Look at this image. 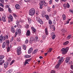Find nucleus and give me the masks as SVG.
Listing matches in <instances>:
<instances>
[{
	"label": "nucleus",
	"instance_id": "f257e3e1",
	"mask_svg": "<svg viewBox=\"0 0 73 73\" xmlns=\"http://www.w3.org/2000/svg\"><path fill=\"white\" fill-rule=\"evenodd\" d=\"M36 11L34 8H31L29 11V14L30 16H33L35 14Z\"/></svg>",
	"mask_w": 73,
	"mask_h": 73
},
{
	"label": "nucleus",
	"instance_id": "f03ea898",
	"mask_svg": "<svg viewBox=\"0 0 73 73\" xmlns=\"http://www.w3.org/2000/svg\"><path fill=\"white\" fill-rule=\"evenodd\" d=\"M62 60H63V57H62L59 59V61H58L57 64L55 67V68H56V69L58 68L59 65H60V64H61V62H62Z\"/></svg>",
	"mask_w": 73,
	"mask_h": 73
},
{
	"label": "nucleus",
	"instance_id": "7ed1b4c3",
	"mask_svg": "<svg viewBox=\"0 0 73 73\" xmlns=\"http://www.w3.org/2000/svg\"><path fill=\"white\" fill-rule=\"evenodd\" d=\"M18 55H20L21 54V48L20 46L19 47L17 50Z\"/></svg>",
	"mask_w": 73,
	"mask_h": 73
},
{
	"label": "nucleus",
	"instance_id": "20e7f679",
	"mask_svg": "<svg viewBox=\"0 0 73 73\" xmlns=\"http://www.w3.org/2000/svg\"><path fill=\"white\" fill-rule=\"evenodd\" d=\"M36 20L37 21H38V22H39L40 24H44V22L42 21V20L41 19H40V18H39V17H36Z\"/></svg>",
	"mask_w": 73,
	"mask_h": 73
},
{
	"label": "nucleus",
	"instance_id": "39448f33",
	"mask_svg": "<svg viewBox=\"0 0 73 73\" xmlns=\"http://www.w3.org/2000/svg\"><path fill=\"white\" fill-rule=\"evenodd\" d=\"M1 36L3 39V41H5V40L8 39V36L7 35H6L5 36H3V35H1Z\"/></svg>",
	"mask_w": 73,
	"mask_h": 73
},
{
	"label": "nucleus",
	"instance_id": "423d86ee",
	"mask_svg": "<svg viewBox=\"0 0 73 73\" xmlns=\"http://www.w3.org/2000/svg\"><path fill=\"white\" fill-rule=\"evenodd\" d=\"M21 30L20 29H18L15 32V35H17L18 34H19V35H21Z\"/></svg>",
	"mask_w": 73,
	"mask_h": 73
},
{
	"label": "nucleus",
	"instance_id": "0eeeda50",
	"mask_svg": "<svg viewBox=\"0 0 73 73\" xmlns=\"http://www.w3.org/2000/svg\"><path fill=\"white\" fill-rule=\"evenodd\" d=\"M61 52H62V53L63 54H65L67 53V51H66V49L64 48L61 49Z\"/></svg>",
	"mask_w": 73,
	"mask_h": 73
},
{
	"label": "nucleus",
	"instance_id": "6e6552de",
	"mask_svg": "<svg viewBox=\"0 0 73 73\" xmlns=\"http://www.w3.org/2000/svg\"><path fill=\"white\" fill-rule=\"evenodd\" d=\"M35 41V38L34 37H32L30 38L29 43L32 44L33 42V41Z\"/></svg>",
	"mask_w": 73,
	"mask_h": 73
},
{
	"label": "nucleus",
	"instance_id": "1a4fd4ad",
	"mask_svg": "<svg viewBox=\"0 0 73 73\" xmlns=\"http://www.w3.org/2000/svg\"><path fill=\"white\" fill-rule=\"evenodd\" d=\"M71 57H67L65 59V62H66V63H68V62H69L70 61V59Z\"/></svg>",
	"mask_w": 73,
	"mask_h": 73
},
{
	"label": "nucleus",
	"instance_id": "9d476101",
	"mask_svg": "<svg viewBox=\"0 0 73 73\" xmlns=\"http://www.w3.org/2000/svg\"><path fill=\"white\" fill-rule=\"evenodd\" d=\"M31 32L29 30H27L26 33V35L27 36H29L31 35Z\"/></svg>",
	"mask_w": 73,
	"mask_h": 73
},
{
	"label": "nucleus",
	"instance_id": "9b49d317",
	"mask_svg": "<svg viewBox=\"0 0 73 73\" xmlns=\"http://www.w3.org/2000/svg\"><path fill=\"white\" fill-rule=\"evenodd\" d=\"M33 51V48H30L28 50V53L31 54Z\"/></svg>",
	"mask_w": 73,
	"mask_h": 73
},
{
	"label": "nucleus",
	"instance_id": "f8f14e48",
	"mask_svg": "<svg viewBox=\"0 0 73 73\" xmlns=\"http://www.w3.org/2000/svg\"><path fill=\"white\" fill-rule=\"evenodd\" d=\"M11 31L13 33H15V29L13 26H12L11 28Z\"/></svg>",
	"mask_w": 73,
	"mask_h": 73
},
{
	"label": "nucleus",
	"instance_id": "ddd939ff",
	"mask_svg": "<svg viewBox=\"0 0 73 73\" xmlns=\"http://www.w3.org/2000/svg\"><path fill=\"white\" fill-rule=\"evenodd\" d=\"M6 17L3 16L2 18V20L3 22H5L6 21V19H5Z\"/></svg>",
	"mask_w": 73,
	"mask_h": 73
},
{
	"label": "nucleus",
	"instance_id": "4468645a",
	"mask_svg": "<svg viewBox=\"0 0 73 73\" xmlns=\"http://www.w3.org/2000/svg\"><path fill=\"white\" fill-rule=\"evenodd\" d=\"M7 46V45H6V43H5V42H4L3 44L2 47L3 48H5V47H6V46Z\"/></svg>",
	"mask_w": 73,
	"mask_h": 73
},
{
	"label": "nucleus",
	"instance_id": "2eb2a0df",
	"mask_svg": "<svg viewBox=\"0 0 73 73\" xmlns=\"http://www.w3.org/2000/svg\"><path fill=\"white\" fill-rule=\"evenodd\" d=\"M44 16L46 19L47 20H49V17L48 15H44Z\"/></svg>",
	"mask_w": 73,
	"mask_h": 73
},
{
	"label": "nucleus",
	"instance_id": "dca6fc26",
	"mask_svg": "<svg viewBox=\"0 0 73 73\" xmlns=\"http://www.w3.org/2000/svg\"><path fill=\"white\" fill-rule=\"evenodd\" d=\"M8 62H5L4 64V66L5 68H7L8 67Z\"/></svg>",
	"mask_w": 73,
	"mask_h": 73
},
{
	"label": "nucleus",
	"instance_id": "f3484780",
	"mask_svg": "<svg viewBox=\"0 0 73 73\" xmlns=\"http://www.w3.org/2000/svg\"><path fill=\"white\" fill-rule=\"evenodd\" d=\"M45 32L46 35H48V29L47 28H46L45 29Z\"/></svg>",
	"mask_w": 73,
	"mask_h": 73
},
{
	"label": "nucleus",
	"instance_id": "a211bd4d",
	"mask_svg": "<svg viewBox=\"0 0 73 73\" xmlns=\"http://www.w3.org/2000/svg\"><path fill=\"white\" fill-rule=\"evenodd\" d=\"M9 19L11 21H13V17L12 15H10L9 16Z\"/></svg>",
	"mask_w": 73,
	"mask_h": 73
},
{
	"label": "nucleus",
	"instance_id": "6ab92c4d",
	"mask_svg": "<svg viewBox=\"0 0 73 73\" xmlns=\"http://www.w3.org/2000/svg\"><path fill=\"white\" fill-rule=\"evenodd\" d=\"M15 7L16 9H19L20 8V6L19 4H16L15 5Z\"/></svg>",
	"mask_w": 73,
	"mask_h": 73
},
{
	"label": "nucleus",
	"instance_id": "aec40b11",
	"mask_svg": "<svg viewBox=\"0 0 73 73\" xmlns=\"http://www.w3.org/2000/svg\"><path fill=\"white\" fill-rule=\"evenodd\" d=\"M62 31L64 33H65L67 32V29H66L63 28L62 30Z\"/></svg>",
	"mask_w": 73,
	"mask_h": 73
},
{
	"label": "nucleus",
	"instance_id": "412c9836",
	"mask_svg": "<svg viewBox=\"0 0 73 73\" xmlns=\"http://www.w3.org/2000/svg\"><path fill=\"white\" fill-rule=\"evenodd\" d=\"M31 29L34 32H35L36 31V29H35V28L33 27H31Z\"/></svg>",
	"mask_w": 73,
	"mask_h": 73
},
{
	"label": "nucleus",
	"instance_id": "4be33fe9",
	"mask_svg": "<svg viewBox=\"0 0 73 73\" xmlns=\"http://www.w3.org/2000/svg\"><path fill=\"white\" fill-rule=\"evenodd\" d=\"M44 2H45V1H42L41 2L39 3L40 6H42Z\"/></svg>",
	"mask_w": 73,
	"mask_h": 73
},
{
	"label": "nucleus",
	"instance_id": "5701e85b",
	"mask_svg": "<svg viewBox=\"0 0 73 73\" xmlns=\"http://www.w3.org/2000/svg\"><path fill=\"white\" fill-rule=\"evenodd\" d=\"M37 51H38V50L37 49H35L34 51H33L32 52L33 54H35L37 52Z\"/></svg>",
	"mask_w": 73,
	"mask_h": 73
},
{
	"label": "nucleus",
	"instance_id": "b1692460",
	"mask_svg": "<svg viewBox=\"0 0 73 73\" xmlns=\"http://www.w3.org/2000/svg\"><path fill=\"white\" fill-rule=\"evenodd\" d=\"M62 17L64 20H65V19H66V16L64 14L62 15Z\"/></svg>",
	"mask_w": 73,
	"mask_h": 73
},
{
	"label": "nucleus",
	"instance_id": "393cba45",
	"mask_svg": "<svg viewBox=\"0 0 73 73\" xmlns=\"http://www.w3.org/2000/svg\"><path fill=\"white\" fill-rule=\"evenodd\" d=\"M53 50V49L52 48H50L49 49V50L48 51V53H50L51 52H52V51Z\"/></svg>",
	"mask_w": 73,
	"mask_h": 73
},
{
	"label": "nucleus",
	"instance_id": "a878e982",
	"mask_svg": "<svg viewBox=\"0 0 73 73\" xmlns=\"http://www.w3.org/2000/svg\"><path fill=\"white\" fill-rule=\"evenodd\" d=\"M22 47H23V49H24V50H26V48H27V46H26V45H23L22 46Z\"/></svg>",
	"mask_w": 73,
	"mask_h": 73
},
{
	"label": "nucleus",
	"instance_id": "bb28decb",
	"mask_svg": "<svg viewBox=\"0 0 73 73\" xmlns=\"http://www.w3.org/2000/svg\"><path fill=\"white\" fill-rule=\"evenodd\" d=\"M38 39V37H37V36L36 37L34 38V41H35V42H37Z\"/></svg>",
	"mask_w": 73,
	"mask_h": 73
},
{
	"label": "nucleus",
	"instance_id": "cd10ccee",
	"mask_svg": "<svg viewBox=\"0 0 73 73\" xmlns=\"http://www.w3.org/2000/svg\"><path fill=\"white\" fill-rule=\"evenodd\" d=\"M2 40H3V38L1 35L0 37V43H2Z\"/></svg>",
	"mask_w": 73,
	"mask_h": 73
},
{
	"label": "nucleus",
	"instance_id": "c85d7f7f",
	"mask_svg": "<svg viewBox=\"0 0 73 73\" xmlns=\"http://www.w3.org/2000/svg\"><path fill=\"white\" fill-rule=\"evenodd\" d=\"M69 44V41H66V42H65L63 44L64 45H67V44Z\"/></svg>",
	"mask_w": 73,
	"mask_h": 73
},
{
	"label": "nucleus",
	"instance_id": "c756f323",
	"mask_svg": "<svg viewBox=\"0 0 73 73\" xmlns=\"http://www.w3.org/2000/svg\"><path fill=\"white\" fill-rule=\"evenodd\" d=\"M6 44L7 46H9V40H7L6 41Z\"/></svg>",
	"mask_w": 73,
	"mask_h": 73
},
{
	"label": "nucleus",
	"instance_id": "7c9ffc66",
	"mask_svg": "<svg viewBox=\"0 0 73 73\" xmlns=\"http://www.w3.org/2000/svg\"><path fill=\"white\" fill-rule=\"evenodd\" d=\"M28 20L29 21V23H31L32 22V19L31 18L28 19Z\"/></svg>",
	"mask_w": 73,
	"mask_h": 73
},
{
	"label": "nucleus",
	"instance_id": "2f4dec72",
	"mask_svg": "<svg viewBox=\"0 0 73 73\" xmlns=\"http://www.w3.org/2000/svg\"><path fill=\"white\" fill-rule=\"evenodd\" d=\"M12 70H10L8 71H7L6 73H11V72H12Z\"/></svg>",
	"mask_w": 73,
	"mask_h": 73
},
{
	"label": "nucleus",
	"instance_id": "473e14b6",
	"mask_svg": "<svg viewBox=\"0 0 73 73\" xmlns=\"http://www.w3.org/2000/svg\"><path fill=\"white\" fill-rule=\"evenodd\" d=\"M25 58H29V57H31V56H29L28 55H25Z\"/></svg>",
	"mask_w": 73,
	"mask_h": 73
},
{
	"label": "nucleus",
	"instance_id": "72a5a7b5",
	"mask_svg": "<svg viewBox=\"0 0 73 73\" xmlns=\"http://www.w3.org/2000/svg\"><path fill=\"white\" fill-rule=\"evenodd\" d=\"M5 61L4 60H3L1 62H0V65H2L4 63Z\"/></svg>",
	"mask_w": 73,
	"mask_h": 73
},
{
	"label": "nucleus",
	"instance_id": "f704fd0d",
	"mask_svg": "<svg viewBox=\"0 0 73 73\" xmlns=\"http://www.w3.org/2000/svg\"><path fill=\"white\" fill-rule=\"evenodd\" d=\"M56 37V35H54L52 36V38L53 39V40H54V38H55Z\"/></svg>",
	"mask_w": 73,
	"mask_h": 73
},
{
	"label": "nucleus",
	"instance_id": "c9c22d12",
	"mask_svg": "<svg viewBox=\"0 0 73 73\" xmlns=\"http://www.w3.org/2000/svg\"><path fill=\"white\" fill-rule=\"evenodd\" d=\"M66 7L68 8H69V7H70V5H69V3H67V4L66 5Z\"/></svg>",
	"mask_w": 73,
	"mask_h": 73
},
{
	"label": "nucleus",
	"instance_id": "e433bc0d",
	"mask_svg": "<svg viewBox=\"0 0 73 73\" xmlns=\"http://www.w3.org/2000/svg\"><path fill=\"white\" fill-rule=\"evenodd\" d=\"M49 24H50V25H52V21L50 20H49L48 21Z\"/></svg>",
	"mask_w": 73,
	"mask_h": 73
},
{
	"label": "nucleus",
	"instance_id": "4c0bfd02",
	"mask_svg": "<svg viewBox=\"0 0 73 73\" xmlns=\"http://www.w3.org/2000/svg\"><path fill=\"white\" fill-rule=\"evenodd\" d=\"M10 51V48L9 47H8L7 49V52H9Z\"/></svg>",
	"mask_w": 73,
	"mask_h": 73
},
{
	"label": "nucleus",
	"instance_id": "58836bf2",
	"mask_svg": "<svg viewBox=\"0 0 73 73\" xmlns=\"http://www.w3.org/2000/svg\"><path fill=\"white\" fill-rule=\"evenodd\" d=\"M25 27L26 29H28L29 28V25L27 24L25 25Z\"/></svg>",
	"mask_w": 73,
	"mask_h": 73
},
{
	"label": "nucleus",
	"instance_id": "ea45409f",
	"mask_svg": "<svg viewBox=\"0 0 73 73\" xmlns=\"http://www.w3.org/2000/svg\"><path fill=\"white\" fill-rule=\"evenodd\" d=\"M0 11L3 12V11H4V9L0 7Z\"/></svg>",
	"mask_w": 73,
	"mask_h": 73
},
{
	"label": "nucleus",
	"instance_id": "a19ab883",
	"mask_svg": "<svg viewBox=\"0 0 73 73\" xmlns=\"http://www.w3.org/2000/svg\"><path fill=\"white\" fill-rule=\"evenodd\" d=\"M46 14V13L44 11H43L42 13V16H44Z\"/></svg>",
	"mask_w": 73,
	"mask_h": 73
},
{
	"label": "nucleus",
	"instance_id": "79ce46f5",
	"mask_svg": "<svg viewBox=\"0 0 73 73\" xmlns=\"http://www.w3.org/2000/svg\"><path fill=\"white\" fill-rule=\"evenodd\" d=\"M17 40L18 42H20V41H21V39H20V38L19 37H18V38Z\"/></svg>",
	"mask_w": 73,
	"mask_h": 73
},
{
	"label": "nucleus",
	"instance_id": "37998d69",
	"mask_svg": "<svg viewBox=\"0 0 73 73\" xmlns=\"http://www.w3.org/2000/svg\"><path fill=\"white\" fill-rule=\"evenodd\" d=\"M15 62V61L14 60H13L12 62L10 63V65H11L13 64V63Z\"/></svg>",
	"mask_w": 73,
	"mask_h": 73
},
{
	"label": "nucleus",
	"instance_id": "c03bdc74",
	"mask_svg": "<svg viewBox=\"0 0 73 73\" xmlns=\"http://www.w3.org/2000/svg\"><path fill=\"white\" fill-rule=\"evenodd\" d=\"M63 6L64 9H66V4H64L63 5Z\"/></svg>",
	"mask_w": 73,
	"mask_h": 73
},
{
	"label": "nucleus",
	"instance_id": "a18cd8bd",
	"mask_svg": "<svg viewBox=\"0 0 73 73\" xmlns=\"http://www.w3.org/2000/svg\"><path fill=\"white\" fill-rule=\"evenodd\" d=\"M17 27L19 28H21V26L19 24L17 25Z\"/></svg>",
	"mask_w": 73,
	"mask_h": 73
},
{
	"label": "nucleus",
	"instance_id": "49530a36",
	"mask_svg": "<svg viewBox=\"0 0 73 73\" xmlns=\"http://www.w3.org/2000/svg\"><path fill=\"white\" fill-rule=\"evenodd\" d=\"M29 64V63L27 61H25V64H24V65L25 66L27 64Z\"/></svg>",
	"mask_w": 73,
	"mask_h": 73
},
{
	"label": "nucleus",
	"instance_id": "de8ad7c7",
	"mask_svg": "<svg viewBox=\"0 0 73 73\" xmlns=\"http://www.w3.org/2000/svg\"><path fill=\"white\" fill-rule=\"evenodd\" d=\"M70 12L71 13L73 14V9H70Z\"/></svg>",
	"mask_w": 73,
	"mask_h": 73
},
{
	"label": "nucleus",
	"instance_id": "09e8293b",
	"mask_svg": "<svg viewBox=\"0 0 73 73\" xmlns=\"http://www.w3.org/2000/svg\"><path fill=\"white\" fill-rule=\"evenodd\" d=\"M0 58L3 59V58H4V56L3 55H1V56H0Z\"/></svg>",
	"mask_w": 73,
	"mask_h": 73
},
{
	"label": "nucleus",
	"instance_id": "8fccbe9b",
	"mask_svg": "<svg viewBox=\"0 0 73 73\" xmlns=\"http://www.w3.org/2000/svg\"><path fill=\"white\" fill-rule=\"evenodd\" d=\"M26 61H27V62H29L31 61V58H30L29 59H27V60H26Z\"/></svg>",
	"mask_w": 73,
	"mask_h": 73
},
{
	"label": "nucleus",
	"instance_id": "3c124183",
	"mask_svg": "<svg viewBox=\"0 0 73 73\" xmlns=\"http://www.w3.org/2000/svg\"><path fill=\"white\" fill-rule=\"evenodd\" d=\"M8 10L9 12L11 13V12H12V11H11V9L9 8L8 9Z\"/></svg>",
	"mask_w": 73,
	"mask_h": 73
},
{
	"label": "nucleus",
	"instance_id": "603ef678",
	"mask_svg": "<svg viewBox=\"0 0 73 73\" xmlns=\"http://www.w3.org/2000/svg\"><path fill=\"white\" fill-rule=\"evenodd\" d=\"M71 38V36L70 35H68V36L67 37V39H69V38Z\"/></svg>",
	"mask_w": 73,
	"mask_h": 73
},
{
	"label": "nucleus",
	"instance_id": "864d4df0",
	"mask_svg": "<svg viewBox=\"0 0 73 73\" xmlns=\"http://www.w3.org/2000/svg\"><path fill=\"white\" fill-rule=\"evenodd\" d=\"M50 73H56V71L54 70H52L51 71Z\"/></svg>",
	"mask_w": 73,
	"mask_h": 73
},
{
	"label": "nucleus",
	"instance_id": "5fc2aeb1",
	"mask_svg": "<svg viewBox=\"0 0 73 73\" xmlns=\"http://www.w3.org/2000/svg\"><path fill=\"white\" fill-rule=\"evenodd\" d=\"M13 40H14V37H12L11 40H10L11 42H12V41H13Z\"/></svg>",
	"mask_w": 73,
	"mask_h": 73
},
{
	"label": "nucleus",
	"instance_id": "6e6d98bb",
	"mask_svg": "<svg viewBox=\"0 0 73 73\" xmlns=\"http://www.w3.org/2000/svg\"><path fill=\"white\" fill-rule=\"evenodd\" d=\"M0 1L3 4H4V0H0Z\"/></svg>",
	"mask_w": 73,
	"mask_h": 73
},
{
	"label": "nucleus",
	"instance_id": "4d7b16f0",
	"mask_svg": "<svg viewBox=\"0 0 73 73\" xmlns=\"http://www.w3.org/2000/svg\"><path fill=\"white\" fill-rule=\"evenodd\" d=\"M0 6L3 7V8H4V5H3V4L1 3H0Z\"/></svg>",
	"mask_w": 73,
	"mask_h": 73
},
{
	"label": "nucleus",
	"instance_id": "13d9d810",
	"mask_svg": "<svg viewBox=\"0 0 73 73\" xmlns=\"http://www.w3.org/2000/svg\"><path fill=\"white\" fill-rule=\"evenodd\" d=\"M29 41L28 39H26V40L25 41V42L26 44H28V43Z\"/></svg>",
	"mask_w": 73,
	"mask_h": 73
},
{
	"label": "nucleus",
	"instance_id": "bf43d9fd",
	"mask_svg": "<svg viewBox=\"0 0 73 73\" xmlns=\"http://www.w3.org/2000/svg\"><path fill=\"white\" fill-rule=\"evenodd\" d=\"M43 5L44 6L46 7V3L44 2L43 3Z\"/></svg>",
	"mask_w": 73,
	"mask_h": 73
},
{
	"label": "nucleus",
	"instance_id": "052dcab7",
	"mask_svg": "<svg viewBox=\"0 0 73 73\" xmlns=\"http://www.w3.org/2000/svg\"><path fill=\"white\" fill-rule=\"evenodd\" d=\"M68 50H69V48L67 47L66 48V51L67 52V53L68 52Z\"/></svg>",
	"mask_w": 73,
	"mask_h": 73
},
{
	"label": "nucleus",
	"instance_id": "680f3d73",
	"mask_svg": "<svg viewBox=\"0 0 73 73\" xmlns=\"http://www.w3.org/2000/svg\"><path fill=\"white\" fill-rule=\"evenodd\" d=\"M9 7V5H6L5 6V8H8Z\"/></svg>",
	"mask_w": 73,
	"mask_h": 73
},
{
	"label": "nucleus",
	"instance_id": "e2e57ef3",
	"mask_svg": "<svg viewBox=\"0 0 73 73\" xmlns=\"http://www.w3.org/2000/svg\"><path fill=\"white\" fill-rule=\"evenodd\" d=\"M19 21H17V22H16V24L17 25H19Z\"/></svg>",
	"mask_w": 73,
	"mask_h": 73
},
{
	"label": "nucleus",
	"instance_id": "0e129e2a",
	"mask_svg": "<svg viewBox=\"0 0 73 73\" xmlns=\"http://www.w3.org/2000/svg\"><path fill=\"white\" fill-rule=\"evenodd\" d=\"M47 11L48 12H50V8H48L47 9Z\"/></svg>",
	"mask_w": 73,
	"mask_h": 73
},
{
	"label": "nucleus",
	"instance_id": "69168bd1",
	"mask_svg": "<svg viewBox=\"0 0 73 73\" xmlns=\"http://www.w3.org/2000/svg\"><path fill=\"white\" fill-rule=\"evenodd\" d=\"M69 64H70V65H72V64H73V62L72 61H71L70 62H69Z\"/></svg>",
	"mask_w": 73,
	"mask_h": 73
},
{
	"label": "nucleus",
	"instance_id": "338daca9",
	"mask_svg": "<svg viewBox=\"0 0 73 73\" xmlns=\"http://www.w3.org/2000/svg\"><path fill=\"white\" fill-rule=\"evenodd\" d=\"M11 58H9V59L8 60V61H9V62H10V61H11Z\"/></svg>",
	"mask_w": 73,
	"mask_h": 73
},
{
	"label": "nucleus",
	"instance_id": "774afa93",
	"mask_svg": "<svg viewBox=\"0 0 73 73\" xmlns=\"http://www.w3.org/2000/svg\"><path fill=\"white\" fill-rule=\"evenodd\" d=\"M71 68L72 69H73V65H71Z\"/></svg>",
	"mask_w": 73,
	"mask_h": 73
}]
</instances>
